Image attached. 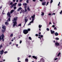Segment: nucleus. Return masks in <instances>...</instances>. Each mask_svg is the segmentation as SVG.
Masks as SVG:
<instances>
[{
  "instance_id": "f257e3e1",
  "label": "nucleus",
  "mask_w": 62,
  "mask_h": 62,
  "mask_svg": "<svg viewBox=\"0 0 62 62\" xmlns=\"http://www.w3.org/2000/svg\"><path fill=\"white\" fill-rule=\"evenodd\" d=\"M18 19V17H15L14 18V19L13 20V23H14L13 26V27H15V25L17 24V22Z\"/></svg>"
},
{
  "instance_id": "f03ea898",
  "label": "nucleus",
  "mask_w": 62,
  "mask_h": 62,
  "mask_svg": "<svg viewBox=\"0 0 62 62\" xmlns=\"http://www.w3.org/2000/svg\"><path fill=\"white\" fill-rule=\"evenodd\" d=\"M35 15H34L33 16H31V18H32V20L31 22H30V23H29L28 24V25H31V23H33L34 21V18H35Z\"/></svg>"
},
{
  "instance_id": "7ed1b4c3",
  "label": "nucleus",
  "mask_w": 62,
  "mask_h": 62,
  "mask_svg": "<svg viewBox=\"0 0 62 62\" xmlns=\"http://www.w3.org/2000/svg\"><path fill=\"white\" fill-rule=\"evenodd\" d=\"M1 37L2 38H1V36H0V41L1 40V39L3 41H4V34H3L2 35Z\"/></svg>"
},
{
  "instance_id": "20e7f679",
  "label": "nucleus",
  "mask_w": 62,
  "mask_h": 62,
  "mask_svg": "<svg viewBox=\"0 0 62 62\" xmlns=\"http://www.w3.org/2000/svg\"><path fill=\"white\" fill-rule=\"evenodd\" d=\"M7 15L8 16L9 18L8 19V20L9 21H10V17H11V16H10V12H8L7 14Z\"/></svg>"
},
{
  "instance_id": "39448f33",
  "label": "nucleus",
  "mask_w": 62,
  "mask_h": 62,
  "mask_svg": "<svg viewBox=\"0 0 62 62\" xmlns=\"http://www.w3.org/2000/svg\"><path fill=\"white\" fill-rule=\"evenodd\" d=\"M23 33L24 34H27L28 33V31L27 30H23Z\"/></svg>"
},
{
  "instance_id": "423d86ee",
  "label": "nucleus",
  "mask_w": 62,
  "mask_h": 62,
  "mask_svg": "<svg viewBox=\"0 0 62 62\" xmlns=\"http://www.w3.org/2000/svg\"><path fill=\"white\" fill-rule=\"evenodd\" d=\"M40 62H44V60L43 58H41L40 60Z\"/></svg>"
},
{
  "instance_id": "0eeeda50",
  "label": "nucleus",
  "mask_w": 62,
  "mask_h": 62,
  "mask_svg": "<svg viewBox=\"0 0 62 62\" xmlns=\"http://www.w3.org/2000/svg\"><path fill=\"white\" fill-rule=\"evenodd\" d=\"M7 22H5V23L6 25H8L9 23H8V20H7L6 21Z\"/></svg>"
},
{
  "instance_id": "6e6552de",
  "label": "nucleus",
  "mask_w": 62,
  "mask_h": 62,
  "mask_svg": "<svg viewBox=\"0 0 62 62\" xmlns=\"http://www.w3.org/2000/svg\"><path fill=\"white\" fill-rule=\"evenodd\" d=\"M4 50H2L0 52V54H1V55H2V54H3V53H4Z\"/></svg>"
},
{
  "instance_id": "1a4fd4ad",
  "label": "nucleus",
  "mask_w": 62,
  "mask_h": 62,
  "mask_svg": "<svg viewBox=\"0 0 62 62\" xmlns=\"http://www.w3.org/2000/svg\"><path fill=\"white\" fill-rule=\"evenodd\" d=\"M50 31L51 32V34H53L54 33V31H52V30H50Z\"/></svg>"
},
{
  "instance_id": "9d476101",
  "label": "nucleus",
  "mask_w": 62,
  "mask_h": 62,
  "mask_svg": "<svg viewBox=\"0 0 62 62\" xmlns=\"http://www.w3.org/2000/svg\"><path fill=\"white\" fill-rule=\"evenodd\" d=\"M46 2H43L42 3V5H43V6H45L46 5Z\"/></svg>"
},
{
  "instance_id": "9b49d317",
  "label": "nucleus",
  "mask_w": 62,
  "mask_h": 62,
  "mask_svg": "<svg viewBox=\"0 0 62 62\" xmlns=\"http://www.w3.org/2000/svg\"><path fill=\"white\" fill-rule=\"evenodd\" d=\"M22 8L21 7H19V9H17V11H20V10H22Z\"/></svg>"
},
{
  "instance_id": "f8f14e48",
  "label": "nucleus",
  "mask_w": 62,
  "mask_h": 62,
  "mask_svg": "<svg viewBox=\"0 0 62 62\" xmlns=\"http://www.w3.org/2000/svg\"><path fill=\"white\" fill-rule=\"evenodd\" d=\"M32 58H34L35 59H37V57L35 56H32Z\"/></svg>"
},
{
  "instance_id": "ddd939ff",
  "label": "nucleus",
  "mask_w": 62,
  "mask_h": 62,
  "mask_svg": "<svg viewBox=\"0 0 62 62\" xmlns=\"http://www.w3.org/2000/svg\"><path fill=\"white\" fill-rule=\"evenodd\" d=\"M21 11L22 12H23V13H24V12H25V11H24V10H22Z\"/></svg>"
},
{
  "instance_id": "4468645a",
  "label": "nucleus",
  "mask_w": 62,
  "mask_h": 62,
  "mask_svg": "<svg viewBox=\"0 0 62 62\" xmlns=\"http://www.w3.org/2000/svg\"><path fill=\"white\" fill-rule=\"evenodd\" d=\"M2 28L3 29H6V26L4 25H3V26L2 27Z\"/></svg>"
},
{
  "instance_id": "2eb2a0df",
  "label": "nucleus",
  "mask_w": 62,
  "mask_h": 62,
  "mask_svg": "<svg viewBox=\"0 0 62 62\" xmlns=\"http://www.w3.org/2000/svg\"><path fill=\"white\" fill-rule=\"evenodd\" d=\"M14 11V10H12L10 12V14H12V13Z\"/></svg>"
},
{
  "instance_id": "dca6fc26",
  "label": "nucleus",
  "mask_w": 62,
  "mask_h": 62,
  "mask_svg": "<svg viewBox=\"0 0 62 62\" xmlns=\"http://www.w3.org/2000/svg\"><path fill=\"white\" fill-rule=\"evenodd\" d=\"M25 21V23H26L27 22V19H24Z\"/></svg>"
},
{
  "instance_id": "f3484780",
  "label": "nucleus",
  "mask_w": 62,
  "mask_h": 62,
  "mask_svg": "<svg viewBox=\"0 0 62 62\" xmlns=\"http://www.w3.org/2000/svg\"><path fill=\"white\" fill-rule=\"evenodd\" d=\"M25 61L26 62H28V60L27 58L26 59H25Z\"/></svg>"
},
{
  "instance_id": "a211bd4d",
  "label": "nucleus",
  "mask_w": 62,
  "mask_h": 62,
  "mask_svg": "<svg viewBox=\"0 0 62 62\" xmlns=\"http://www.w3.org/2000/svg\"><path fill=\"white\" fill-rule=\"evenodd\" d=\"M23 5L24 6H26V5H27V3H23Z\"/></svg>"
},
{
  "instance_id": "6ab92c4d",
  "label": "nucleus",
  "mask_w": 62,
  "mask_h": 62,
  "mask_svg": "<svg viewBox=\"0 0 62 62\" xmlns=\"http://www.w3.org/2000/svg\"><path fill=\"white\" fill-rule=\"evenodd\" d=\"M55 35L56 36H58V34L57 33V32H56L55 33Z\"/></svg>"
},
{
  "instance_id": "aec40b11",
  "label": "nucleus",
  "mask_w": 62,
  "mask_h": 62,
  "mask_svg": "<svg viewBox=\"0 0 62 62\" xmlns=\"http://www.w3.org/2000/svg\"><path fill=\"white\" fill-rule=\"evenodd\" d=\"M55 45H57V46L59 45V43L57 42L55 43Z\"/></svg>"
},
{
  "instance_id": "412c9836",
  "label": "nucleus",
  "mask_w": 62,
  "mask_h": 62,
  "mask_svg": "<svg viewBox=\"0 0 62 62\" xmlns=\"http://www.w3.org/2000/svg\"><path fill=\"white\" fill-rule=\"evenodd\" d=\"M17 3H15L14 4H13V5H14V6H15V7L16 6V5H17Z\"/></svg>"
},
{
  "instance_id": "4be33fe9",
  "label": "nucleus",
  "mask_w": 62,
  "mask_h": 62,
  "mask_svg": "<svg viewBox=\"0 0 62 62\" xmlns=\"http://www.w3.org/2000/svg\"><path fill=\"white\" fill-rule=\"evenodd\" d=\"M5 30H2L1 31V32L4 33V32H5Z\"/></svg>"
},
{
  "instance_id": "5701e85b",
  "label": "nucleus",
  "mask_w": 62,
  "mask_h": 62,
  "mask_svg": "<svg viewBox=\"0 0 62 62\" xmlns=\"http://www.w3.org/2000/svg\"><path fill=\"white\" fill-rule=\"evenodd\" d=\"M44 14V13H43V12H42V14H41V15H42V16H43Z\"/></svg>"
},
{
  "instance_id": "b1692460",
  "label": "nucleus",
  "mask_w": 62,
  "mask_h": 62,
  "mask_svg": "<svg viewBox=\"0 0 62 62\" xmlns=\"http://www.w3.org/2000/svg\"><path fill=\"white\" fill-rule=\"evenodd\" d=\"M42 26V25H39V28H41V27Z\"/></svg>"
},
{
  "instance_id": "393cba45",
  "label": "nucleus",
  "mask_w": 62,
  "mask_h": 62,
  "mask_svg": "<svg viewBox=\"0 0 62 62\" xmlns=\"http://www.w3.org/2000/svg\"><path fill=\"white\" fill-rule=\"evenodd\" d=\"M14 6V5H13V4L12 5L11 7V8H13V7Z\"/></svg>"
},
{
  "instance_id": "a878e982",
  "label": "nucleus",
  "mask_w": 62,
  "mask_h": 62,
  "mask_svg": "<svg viewBox=\"0 0 62 62\" xmlns=\"http://www.w3.org/2000/svg\"><path fill=\"white\" fill-rule=\"evenodd\" d=\"M18 5L19 7H20V6H22V4H18Z\"/></svg>"
},
{
  "instance_id": "bb28decb",
  "label": "nucleus",
  "mask_w": 62,
  "mask_h": 62,
  "mask_svg": "<svg viewBox=\"0 0 62 62\" xmlns=\"http://www.w3.org/2000/svg\"><path fill=\"white\" fill-rule=\"evenodd\" d=\"M53 2V0H51L50 1V4H52Z\"/></svg>"
},
{
  "instance_id": "cd10ccee",
  "label": "nucleus",
  "mask_w": 62,
  "mask_h": 62,
  "mask_svg": "<svg viewBox=\"0 0 62 62\" xmlns=\"http://www.w3.org/2000/svg\"><path fill=\"white\" fill-rule=\"evenodd\" d=\"M60 54H61V53H59L58 54V55L57 56H59V55H60Z\"/></svg>"
},
{
  "instance_id": "c85d7f7f",
  "label": "nucleus",
  "mask_w": 62,
  "mask_h": 62,
  "mask_svg": "<svg viewBox=\"0 0 62 62\" xmlns=\"http://www.w3.org/2000/svg\"><path fill=\"white\" fill-rule=\"evenodd\" d=\"M29 39H30V40H31L32 39H31V37H29Z\"/></svg>"
},
{
  "instance_id": "c756f323",
  "label": "nucleus",
  "mask_w": 62,
  "mask_h": 62,
  "mask_svg": "<svg viewBox=\"0 0 62 62\" xmlns=\"http://www.w3.org/2000/svg\"><path fill=\"white\" fill-rule=\"evenodd\" d=\"M27 10H29V11H30V8H29L28 7L27 8Z\"/></svg>"
},
{
  "instance_id": "7c9ffc66",
  "label": "nucleus",
  "mask_w": 62,
  "mask_h": 62,
  "mask_svg": "<svg viewBox=\"0 0 62 62\" xmlns=\"http://www.w3.org/2000/svg\"><path fill=\"white\" fill-rule=\"evenodd\" d=\"M28 31H30V29H28Z\"/></svg>"
},
{
  "instance_id": "2f4dec72",
  "label": "nucleus",
  "mask_w": 62,
  "mask_h": 62,
  "mask_svg": "<svg viewBox=\"0 0 62 62\" xmlns=\"http://www.w3.org/2000/svg\"><path fill=\"white\" fill-rule=\"evenodd\" d=\"M22 25V24H20L18 25V26H21V25Z\"/></svg>"
},
{
  "instance_id": "473e14b6",
  "label": "nucleus",
  "mask_w": 62,
  "mask_h": 62,
  "mask_svg": "<svg viewBox=\"0 0 62 62\" xmlns=\"http://www.w3.org/2000/svg\"><path fill=\"white\" fill-rule=\"evenodd\" d=\"M13 34H11L10 36V37H12L13 36Z\"/></svg>"
},
{
  "instance_id": "72a5a7b5",
  "label": "nucleus",
  "mask_w": 62,
  "mask_h": 62,
  "mask_svg": "<svg viewBox=\"0 0 62 62\" xmlns=\"http://www.w3.org/2000/svg\"><path fill=\"white\" fill-rule=\"evenodd\" d=\"M24 10L25 11V12H26V11H27V10H26V9L25 8V9Z\"/></svg>"
},
{
  "instance_id": "f704fd0d",
  "label": "nucleus",
  "mask_w": 62,
  "mask_h": 62,
  "mask_svg": "<svg viewBox=\"0 0 62 62\" xmlns=\"http://www.w3.org/2000/svg\"><path fill=\"white\" fill-rule=\"evenodd\" d=\"M46 30L47 31H49V29L48 28H47L46 29Z\"/></svg>"
},
{
  "instance_id": "c9c22d12",
  "label": "nucleus",
  "mask_w": 62,
  "mask_h": 62,
  "mask_svg": "<svg viewBox=\"0 0 62 62\" xmlns=\"http://www.w3.org/2000/svg\"><path fill=\"white\" fill-rule=\"evenodd\" d=\"M13 4V3L12 2H11L10 3V5H12Z\"/></svg>"
},
{
  "instance_id": "e433bc0d",
  "label": "nucleus",
  "mask_w": 62,
  "mask_h": 62,
  "mask_svg": "<svg viewBox=\"0 0 62 62\" xmlns=\"http://www.w3.org/2000/svg\"><path fill=\"white\" fill-rule=\"evenodd\" d=\"M14 9H16V7H14Z\"/></svg>"
},
{
  "instance_id": "4c0bfd02",
  "label": "nucleus",
  "mask_w": 62,
  "mask_h": 62,
  "mask_svg": "<svg viewBox=\"0 0 62 62\" xmlns=\"http://www.w3.org/2000/svg\"><path fill=\"white\" fill-rule=\"evenodd\" d=\"M26 2L27 3H29V1H28V0H27L26 1Z\"/></svg>"
},
{
  "instance_id": "58836bf2",
  "label": "nucleus",
  "mask_w": 62,
  "mask_h": 62,
  "mask_svg": "<svg viewBox=\"0 0 62 62\" xmlns=\"http://www.w3.org/2000/svg\"><path fill=\"white\" fill-rule=\"evenodd\" d=\"M8 53V52L7 51H5L4 52V53L5 54H7V53Z\"/></svg>"
},
{
  "instance_id": "ea45409f",
  "label": "nucleus",
  "mask_w": 62,
  "mask_h": 62,
  "mask_svg": "<svg viewBox=\"0 0 62 62\" xmlns=\"http://www.w3.org/2000/svg\"><path fill=\"white\" fill-rule=\"evenodd\" d=\"M55 39H56L57 40H59V38H55Z\"/></svg>"
},
{
  "instance_id": "a19ab883",
  "label": "nucleus",
  "mask_w": 62,
  "mask_h": 62,
  "mask_svg": "<svg viewBox=\"0 0 62 62\" xmlns=\"http://www.w3.org/2000/svg\"><path fill=\"white\" fill-rule=\"evenodd\" d=\"M15 39H16V38L15 37H14L13 38V39H14V40H15Z\"/></svg>"
},
{
  "instance_id": "79ce46f5",
  "label": "nucleus",
  "mask_w": 62,
  "mask_h": 62,
  "mask_svg": "<svg viewBox=\"0 0 62 62\" xmlns=\"http://www.w3.org/2000/svg\"><path fill=\"white\" fill-rule=\"evenodd\" d=\"M48 4H49V2H47L46 4V6H47V5H48Z\"/></svg>"
},
{
  "instance_id": "37998d69",
  "label": "nucleus",
  "mask_w": 62,
  "mask_h": 62,
  "mask_svg": "<svg viewBox=\"0 0 62 62\" xmlns=\"http://www.w3.org/2000/svg\"><path fill=\"white\" fill-rule=\"evenodd\" d=\"M17 58L18 59V60L19 61V60L20 58V57H18Z\"/></svg>"
},
{
  "instance_id": "c03bdc74",
  "label": "nucleus",
  "mask_w": 62,
  "mask_h": 62,
  "mask_svg": "<svg viewBox=\"0 0 62 62\" xmlns=\"http://www.w3.org/2000/svg\"><path fill=\"white\" fill-rule=\"evenodd\" d=\"M2 45H1L0 46V47L1 48H2Z\"/></svg>"
},
{
  "instance_id": "a18cd8bd",
  "label": "nucleus",
  "mask_w": 62,
  "mask_h": 62,
  "mask_svg": "<svg viewBox=\"0 0 62 62\" xmlns=\"http://www.w3.org/2000/svg\"><path fill=\"white\" fill-rule=\"evenodd\" d=\"M52 26L53 27H55V26L54 25H53Z\"/></svg>"
},
{
  "instance_id": "49530a36",
  "label": "nucleus",
  "mask_w": 62,
  "mask_h": 62,
  "mask_svg": "<svg viewBox=\"0 0 62 62\" xmlns=\"http://www.w3.org/2000/svg\"><path fill=\"white\" fill-rule=\"evenodd\" d=\"M57 59H58L57 58H56L54 60H57Z\"/></svg>"
},
{
  "instance_id": "de8ad7c7",
  "label": "nucleus",
  "mask_w": 62,
  "mask_h": 62,
  "mask_svg": "<svg viewBox=\"0 0 62 62\" xmlns=\"http://www.w3.org/2000/svg\"><path fill=\"white\" fill-rule=\"evenodd\" d=\"M35 36H36V37H37V36H38V35L37 34H36L35 35Z\"/></svg>"
},
{
  "instance_id": "09e8293b",
  "label": "nucleus",
  "mask_w": 62,
  "mask_h": 62,
  "mask_svg": "<svg viewBox=\"0 0 62 62\" xmlns=\"http://www.w3.org/2000/svg\"><path fill=\"white\" fill-rule=\"evenodd\" d=\"M22 41L21 40L20 41V44H21V43H22Z\"/></svg>"
},
{
  "instance_id": "8fccbe9b",
  "label": "nucleus",
  "mask_w": 62,
  "mask_h": 62,
  "mask_svg": "<svg viewBox=\"0 0 62 62\" xmlns=\"http://www.w3.org/2000/svg\"><path fill=\"white\" fill-rule=\"evenodd\" d=\"M23 1V0H20V2H22Z\"/></svg>"
},
{
  "instance_id": "3c124183",
  "label": "nucleus",
  "mask_w": 62,
  "mask_h": 62,
  "mask_svg": "<svg viewBox=\"0 0 62 62\" xmlns=\"http://www.w3.org/2000/svg\"><path fill=\"white\" fill-rule=\"evenodd\" d=\"M56 29V27L54 28V30H55V29Z\"/></svg>"
},
{
  "instance_id": "603ef678",
  "label": "nucleus",
  "mask_w": 62,
  "mask_h": 62,
  "mask_svg": "<svg viewBox=\"0 0 62 62\" xmlns=\"http://www.w3.org/2000/svg\"><path fill=\"white\" fill-rule=\"evenodd\" d=\"M25 8H27V6H25Z\"/></svg>"
},
{
  "instance_id": "864d4df0",
  "label": "nucleus",
  "mask_w": 62,
  "mask_h": 62,
  "mask_svg": "<svg viewBox=\"0 0 62 62\" xmlns=\"http://www.w3.org/2000/svg\"><path fill=\"white\" fill-rule=\"evenodd\" d=\"M41 38H42L43 37V35H42L40 36Z\"/></svg>"
},
{
  "instance_id": "5fc2aeb1",
  "label": "nucleus",
  "mask_w": 62,
  "mask_h": 62,
  "mask_svg": "<svg viewBox=\"0 0 62 62\" xmlns=\"http://www.w3.org/2000/svg\"><path fill=\"white\" fill-rule=\"evenodd\" d=\"M25 24H26L25 23L24 25V26H23V27H24V26H25Z\"/></svg>"
},
{
  "instance_id": "6e6d98bb",
  "label": "nucleus",
  "mask_w": 62,
  "mask_h": 62,
  "mask_svg": "<svg viewBox=\"0 0 62 62\" xmlns=\"http://www.w3.org/2000/svg\"><path fill=\"white\" fill-rule=\"evenodd\" d=\"M44 40H43V39H42V40H41V42L42 41H43Z\"/></svg>"
},
{
  "instance_id": "4d7b16f0",
  "label": "nucleus",
  "mask_w": 62,
  "mask_h": 62,
  "mask_svg": "<svg viewBox=\"0 0 62 62\" xmlns=\"http://www.w3.org/2000/svg\"><path fill=\"white\" fill-rule=\"evenodd\" d=\"M48 15H51V13H49L48 14Z\"/></svg>"
},
{
  "instance_id": "13d9d810",
  "label": "nucleus",
  "mask_w": 62,
  "mask_h": 62,
  "mask_svg": "<svg viewBox=\"0 0 62 62\" xmlns=\"http://www.w3.org/2000/svg\"><path fill=\"white\" fill-rule=\"evenodd\" d=\"M33 2H35L36 1V0H33Z\"/></svg>"
},
{
  "instance_id": "bf43d9fd",
  "label": "nucleus",
  "mask_w": 62,
  "mask_h": 62,
  "mask_svg": "<svg viewBox=\"0 0 62 62\" xmlns=\"http://www.w3.org/2000/svg\"><path fill=\"white\" fill-rule=\"evenodd\" d=\"M52 24V23H51V22H50L49 23V24Z\"/></svg>"
},
{
  "instance_id": "052dcab7",
  "label": "nucleus",
  "mask_w": 62,
  "mask_h": 62,
  "mask_svg": "<svg viewBox=\"0 0 62 62\" xmlns=\"http://www.w3.org/2000/svg\"><path fill=\"white\" fill-rule=\"evenodd\" d=\"M13 1L14 2H15V1H16L15 0H13Z\"/></svg>"
},
{
  "instance_id": "680f3d73",
  "label": "nucleus",
  "mask_w": 62,
  "mask_h": 62,
  "mask_svg": "<svg viewBox=\"0 0 62 62\" xmlns=\"http://www.w3.org/2000/svg\"><path fill=\"white\" fill-rule=\"evenodd\" d=\"M27 18V17H25V19H26Z\"/></svg>"
},
{
  "instance_id": "e2e57ef3",
  "label": "nucleus",
  "mask_w": 62,
  "mask_h": 62,
  "mask_svg": "<svg viewBox=\"0 0 62 62\" xmlns=\"http://www.w3.org/2000/svg\"><path fill=\"white\" fill-rule=\"evenodd\" d=\"M16 2H18V0H16Z\"/></svg>"
},
{
  "instance_id": "0e129e2a",
  "label": "nucleus",
  "mask_w": 62,
  "mask_h": 62,
  "mask_svg": "<svg viewBox=\"0 0 62 62\" xmlns=\"http://www.w3.org/2000/svg\"><path fill=\"white\" fill-rule=\"evenodd\" d=\"M2 7H0V9H1V8H2Z\"/></svg>"
},
{
  "instance_id": "69168bd1",
  "label": "nucleus",
  "mask_w": 62,
  "mask_h": 62,
  "mask_svg": "<svg viewBox=\"0 0 62 62\" xmlns=\"http://www.w3.org/2000/svg\"><path fill=\"white\" fill-rule=\"evenodd\" d=\"M40 1H41V2H42V0H39Z\"/></svg>"
},
{
  "instance_id": "338daca9",
  "label": "nucleus",
  "mask_w": 62,
  "mask_h": 62,
  "mask_svg": "<svg viewBox=\"0 0 62 62\" xmlns=\"http://www.w3.org/2000/svg\"><path fill=\"white\" fill-rule=\"evenodd\" d=\"M11 41H13V40L12 39V40H11Z\"/></svg>"
},
{
  "instance_id": "774afa93",
  "label": "nucleus",
  "mask_w": 62,
  "mask_h": 62,
  "mask_svg": "<svg viewBox=\"0 0 62 62\" xmlns=\"http://www.w3.org/2000/svg\"><path fill=\"white\" fill-rule=\"evenodd\" d=\"M17 62H21L20 61H19V60H18V61Z\"/></svg>"
}]
</instances>
